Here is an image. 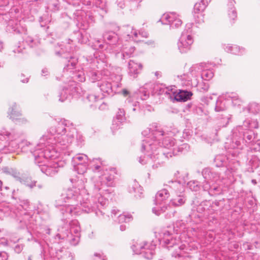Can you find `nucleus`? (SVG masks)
Segmentation results:
<instances>
[{"instance_id":"obj_22","label":"nucleus","mask_w":260,"mask_h":260,"mask_svg":"<svg viewBox=\"0 0 260 260\" xmlns=\"http://www.w3.org/2000/svg\"><path fill=\"white\" fill-rule=\"evenodd\" d=\"M8 113L10 118L12 120H19L21 121L22 123L27 122V120L25 118H19L22 115V113L19 110V107L16 103H13L10 107Z\"/></svg>"},{"instance_id":"obj_2","label":"nucleus","mask_w":260,"mask_h":260,"mask_svg":"<svg viewBox=\"0 0 260 260\" xmlns=\"http://www.w3.org/2000/svg\"><path fill=\"white\" fill-rule=\"evenodd\" d=\"M89 197L87 190L83 186L81 188L73 187L64 190L59 200L72 206H80L85 213L94 212L98 216L100 214L103 215L104 213L96 202V198L93 194L92 199L90 200Z\"/></svg>"},{"instance_id":"obj_51","label":"nucleus","mask_w":260,"mask_h":260,"mask_svg":"<svg viewBox=\"0 0 260 260\" xmlns=\"http://www.w3.org/2000/svg\"><path fill=\"white\" fill-rule=\"evenodd\" d=\"M23 249V245L22 244H17L14 247L15 251L17 253H20Z\"/></svg>"},{"instance_id":"obj_43","label":"nucleus","mask_w":260,"mask_h":260,"mask_svg":"<svg viewBox=\"0 0 260 260\" xmlns=\"http://www.w3.org/2000/svg\"><path fill=\"white\" fill-rule=\"evenodd\" d=\"M68 240L70 242L71 244L76 246L79 242L80 236V235H72L71 236L70 235H67Z\"/></svg>"},{"instance_id":"obj_59","label":"nucleus","mask_w":260,"mask_h":260,"mask_svg":"<svg viewBox=\"0 0 260 260\" xmlns=\"http://www.w3.org/2000/svg\"><path fill=\"white\" fill-rule=\"evenodd\" d=\"M20 81L21 82H22V83H27L28 81V78H24V76L23 74H22L21 75V78H20Z\"/></svg>"},{"instance_id":"obj_50","label":"nucleus","mask_w":260,"mask_h":260,"mask_svg":"<svg viewBox=\"0 0 260 260\" xmlns=\"http://www.w3.org/2000/svg\"><path fill=\"white\" fill-rule=\"evenodd\" d=\"M75 136L76 137V140H77L78 144V145L81 144L84 140L82 135L77 132V134H75Z\"/></svg>"},{"instance_id":"obj_23","label":"nucleus","mask_w":260,"mask_h":260,"mask_svg":"<svg viewBox=\"0 0 260 260\" xmlns=\"http://www.w3.org/2000/svg\"><path fill=\"white\" fill-rule=\"evenodd\" d=\"M135 51V47L131 45L129 43H127L122 46L121 53H117L116 55L117 57L120 55L123 59H125L131 57Z\"/></svg>"},{"instance_id":"obj_27","label":"nucleus","mask_w":260,"mask_h":260,"mask_svg":"<svg viewBox=\"0 0 260 260\" xmlns=\"http://www.w3.org/2000/svg\"><path fill=\"white\" fill-rule=\"evenodd\" d=\"M191 68L194 69L198 68L199 70H201L202 71L201 77L204 80L208 81L211 79L214 76V73L212 70L204 69V64L203 63L196 64L193 66Z\"/></svg>"},{"instance_id":"obj_41","label":"nucleus","mask_w":260,"mask_h":260,"mask_svg":"<svg viewBox=\"0 0 260 260\" xmlns=\"http://www.w3.org/2000/svg\"><path fill=\"white\" fill-rule=\"evenodd\" d=\"M226 109V102L224 100L218 99L216 101L215 110L216 112H221L224 111Z\"/></svg>"},{"instance_id":"obj_33","label":"nucleus","mask_w":260,"mask_h":260,"mask_svg":"<svg viewBox=\"0 0 260 260\" xmlns=\"http://www.w3.org/2000/svg\"><path fill=\"white\" fill-rule=\"evenodd\" d=\"M172 92L174 94L175 99L179 102H185L189 100L192 95L191 92L183 90H180L176 94L174 91H172Z\"/></svg>"},{"instance_id":"obj_54","label":"nucleus","mask_w":260,"mask_h":260,"mask_svg":"<svg viewBox=\"0 0 260 260\" xmlns=\"http://www.w3.org/2000/svg\"><path fill=\"white\" fill-rule=\"evenodd\" d=\"M11 174L17 180H20V173L19 172L15 170H12Z\"/></svg>"},{"instance_id":"obj_37","label":"nucleus","mask_w":260,"mask_h":260,"mask_svg":"<svg viewBox=\"0 0 260 260\" xmlns=\"http://www.w3.org/2000/svg\"><path fill=\"white\" fill-rule=\"evenodd\" d=\"M235 2L234 0H229L228 6L229 8L228 15L229 17L235 20L237 18V13L234 8Z\"/></svg>"},{"instance_id":"obj_53","label":"nucleus","mask_w":260,"mask_h":260,"mask_svg":"<svg viewBox=\"0 0 260 260\" xmlns=\"http://www.w3.org/2000/svg\"><path fill=\"white\" fill-rule=\"evenodd\" d=\"M8 254L5 251L0 252V260H7Z\"/></svg>"},{"instance_id":"obj_49","label":"nucleus","mask_w":260,"mask_h":260,"mask_svg":"<svg viewBox=\"0 0 260 260\" xmlns=\"http://www.w3.org/2000/svg\"><path fill=\"white\" fill-rule=\"evenodd\" d=\"M76 35L78 37L79 43L81 44L86 43V40L83 38V35L81 32H78L76 33Z\"/></svg>"},{"instance_id":"obj_34","label":"nucleus","mask_w":260,"mask_h":260,"mask_svg":"<svg viewBox=\"0 0 260 260\" xmlns=\"http://www.w3.org/2000/svg\"><path fill=\"white\" fill-rule=\"evenodd\" d=\"M22 217L21 219H20V222L23 223L27 228H32V225H34L33 217L31 214L26 211H24L22 213Z\"/></svg>"},{"instance_id":"obj_63","label":"nucleus","mask_w":260,"mask_h":260,"mask_svg":"<svg viewBox=\"0 0 260 260\" xmlns=\"http://www.w3.org/2000/svg\"><path fill=\"white\" fill-rule=\"evenodd\" d=\"M36 181H32L31 183H28L27 184V185L28 186H29L30 188H32V187H34L35 186H36Z\"/></svg>"},{"instance_id":"obj_1","label":"nucleus","mask_w":260,"mask_h":260,"mask_svg":"<svg viewBox=\"0 0 260 260\" xmlns=\"http://www.w3.org/2000/svg\"><path fill=\"white\" fill-rule=\"evenodd\" d=\"M75 134H77V130L74 124L69 120L61 119L51 126L40 139L38 148H44L46 144L47 147L52 148L56 151L54 146L60 150L66 149L74 141Z\"/></svg>"},{"instance_id":"obj_5","label":"nucleus","mask_w":260,"mask_h":260,"mask_svg":"<svg viewBox=\"0 0 260 260\" xmlns=\"http://www.w3.org/2000/svg\"><path fill=\"white\" fill-rule=\"evenodd\" d=\"M171 188L174 192L175 195L170 200L169 204L162 207H154L152 208V212L156 215L168 211L165 214L166 218H171L175 216L176 211L173 209L171 206L179 207L183 205L186 202V198L184 196V186L178 181H170L169 184L166 185Z\"/></svg>"},{"instance_id":"obj_14","label":"nucleus","mask_w":260,"mask_h":260,"mask_svg":"<svg viewBox=\"0 0 260 260\" xmlns=\"http://www.w3.org/2000/svg\"><path fill=\"white\" fill-rule=\"evenodd\" d=\"M63 203L60 200H58L56 202V206L61 207L60 212L65 219H70L73 215H79L82 211L80 206H72V204L68 203H66V204Z\"/></svg>"},{"instance_id":"obj_42","label":"nucleus","mask_w":260,"mask_h":260,"mask_svg":"<svg viewBox=\"0 0 260 260\" xmlns=\"http://www.w3.org/2000/svg\"><path fill=\"white\" fill-rule=\"evenodd\" d=\"M132 219V216L130 214H120L118 217V221L119 223L128 222Z\"/></svg>"},{"instance_id":"obj_62","label":"nucleus","mask_w":260,"mask_h":260,"mask_svg":"<svg viewBox=\"0 0 260 260\" xmlns=\"http://www.w3.org/2000/svg\"><path fill=\"white\" fill-rule=\"evenodd\" d=\"M48 74V71L47 69H43L42 70V75L43 76H46Z\"/></svg>"},{"instance_id":"obj_56","label":"nucleus","mask_w":260,"mask_h":260,"mask_svg":"<svg viewBox=\"0 0 260 260\" xmlns=\"http://www.w3.org/2000/svg\"><path fill=\"white\" fill-rule=\"evenodd\" d=\"M220 201H215L212 203L211 208L214 210H217L216 207H218L220 205Z\"/></svg>"},{"instance_id":"obj_28","label":"nucleus","mask_w":260,"mask_h":260,"mask_svg":"<svg viewBox=\"0 0 260 260\" xmlns=\"http://www.w3.org/2000/svg\"><path fill=\"white\" fill-rule=\"evenodd\" d=\"M223 48L225 51L237 55H242L246 52L245 48L236 45H224Z\"/></svg>"},{"instance_id":"obj_3","label":"nucleus","mask_w":260,"mask_h":260,"mask_svg":"<svg viewBox=\"0 0 260 260\" xmlns=\"http://www.w3.org/2000/svg\"><path fill=\"white\" fill-rule=\"evenodd\" d=\"M73 42V41L69 39L66 42L57 43L55 46L54 51L56 55L62 57L64 60V63L66 64L63 68V72L66 75H69L72 79L69 83L71 84L72 82H74L76 86H77L76 83L85 81V76L82 70L75 69L77 59L70 54L75 50L74 46L72 44Z\"/></svg>"},{"instance_id":"obj_9","label":"nucleus","mask_w":260,"mask_h":260,"mask_svg":"<svg viewBox=\"0 0 260 260\" xmlns=\"http://www.w3.org/2000/svg\"><path fill=\"white\" fill-rule=\"evenodd\" d=\"M22 135V132L15 128L2 129L0 131V150L5 153H12L20 148L19 139Z\"/></svg>"},{"instance_id":"obj_61","label":"nucleus","mask_w":260,"mask_h":260,"mask_svg":"<svg viewBox=\"0 0 260 260\" xmlns=\"http://www.w3.org/2000/svg\"><path fill=\"white\" fill-rule=\"evenodd\" d=\"M172 89H171V91H172ZM170 90L169 89V88L167 87L163 90L161 93H164V94H170Z\"/></svg>"},{"instance_id":"obj_6","label":"nucleus","mask_w":260,"mask_h":260,"mask_svg":"<svg viewBox=\"0 0 260 260\" xmlns=\"http://www.w3.org/2000/svg\"><path fill=\"white\" fill-rule=\"evenodd\" d=\"M161 143L162 146L170 149V151L165 152L161 148L156 146L153 148L151 152L152 155L150 156L147 162L152 165V167L154 169L161 167L169 157H172V155H177L178 152L181 151L182 148L175 146V139L171 137L166 136Z\"/></svg>"},{"instance_id":"obj_52","label":"nucleus","mask_w":260,"mask_h":260,"mask_svg":"<svg viewBox=\"0 0 260 260\" xmlns=\"http://www.w3.org/2000/svg\"><path fill=\"white\" fill-rule=\"evenodd\" d=\"M138 38H137V39L139 40V41H141V40L139 38V37H141L142 38H146L148 37V32L146 31H139V33H138Z\"/></svg>"},{"instance_id":"obj_47","label":"nucleus","mask_w":260,"mask_h":260,"mask_svg":"<svg viewBox=\"0 0 260 260\" xmlns=\"http://www.w3.org/2000/svg\"><path fill=\"white\" fill-rule=\"evenodd\" d=\"M185 224L182 220H179L176 222L174 224V228L176 229L177 232H181L185 229Z\"/></svg>"},{"instance_id":"obj_11","label":"nucleus","mask_w":260,"mask_h":260,"mask_svg":"<svg viewBox=\"0 0 260 260\" xmlns=\"http://www.w3.org/2000/svg\"><path fill=\"white\" fill-rule=\"evenodd\" d=\"M117 74L113 72L108 79L104 78L98 83L101 91L103 92V98L107 95H113L114 93L118 92L117 88L121 86L120 81L122 79L121 74V69L117 67L115 69Z\"/></svg>"},{"instance_id":"obj_39","label":"nucleus","mask_w":260,"mask_h":260,"mask_svg":"<svg viewBox=\"0 0 260 260\" xmlns=\"http://www.w3.org/2000/svg\"><path fill=\"white\" fill-rule=\"evenodd\" d=\"M103 98L102 95H96L93 93H88L86 95V99L90 103H95V106L97 105L96 103L100 100H102Z\"/></svg>"},{"instance_id":"obj_30","label":"nucleus","mask_w":260,"mask_h":260,"mask_svg":"<svg viewBox=\"0 0 260 260\" xmlns=\"http://www.w3.org/2000/svg\"><path fill=\"white\" fill-rule=\"evenodd\" d=\"M170 196V193L167 188L162 189L158 191L156 196L154 200L155 204L158 207L160 205L161 202L167 199Z\"/></svg>"},{"instance_id":"obj_29","label":"nucleus","mask_w":260,"mask_h":260,"mask_svg":"<svg viewBox=\"0 0 260 260\" xmlns=\"http://www.w3.org/2000/svg\"><path fill=\"white\" fill-rule=\"evenodd\" d=\"M142 69V65L133 60H130L128 62V73L131 76L135 78Z\"/></svg>"},{"instance_id":"obj_64","label":"nucleus","mask_w":260,"mask_h":260,"mask_svg":"<svg viewBox=\"0 0 260 260\" xmlns=\"http://www.w3.org/2000/svg\"><path fill=\"white\" fill-rule=\"evenodd\" d=\"M7 241L4 238H0V245H5L7 244Z\"/></svg>"},{"instance_id":"obj_8","label":"nucleus","mask_w":260,"mask_h":260,"mask_svg":"<svg viewBox=\"0 0 260 260\" xmlns=\"http://www.w3.org/2000/svg\"><path fill=\"white\" fill-rule=\"evenodd\" d=\"M257 134L252 130L245 128L243 132H239L238 127L234 131L232 137L230 142H226L225 147L228 149H235V152L230 151L234 155L239 154L245 145L253 146L254 140L256 138Z\"/></svg>"},{"instance_id":"obj_16","label":"nucleus","mask_w":260,"mask_h":260,"mask_svg":"<svg viewBox=\"0 0 260 260\" xmlns=\"http://www.w3.org/2000/svg\"><path fill=\"white\" fill-rule=\"evenodd\" d=\"M202 175L205 179V182L203 184V188L204 191H208L209 194V191L211 190L212 185L211 182H216L219 178L218 174L215 172H212L210 169L206 168L202 171Z\"/></svg>"},{"instance_id":"obj_10","label":"nucleus","mask_w":260,"mask_h":260,"mask_svg":"<svg viewBox=\"0 0 260 260\" xmlns=\"http://www.w3.org/2000/svg\"><path fill=\"white\" fill-rule=\"evenodd\" d=\"M39 144L40 142L35 147L34 150L32 149V144L26 140L21 141L20 142V146L22 151L25 153L30 152L32 154L36 164L42 162L44 161V159L54 158L58 156L59 153L52 148L47 147L46 144H45L44 148L40 149L38 148Z\"/></svg>"},{"instance_id":"obj_36","label":"nucleus","mask_w":260,"mask_h":260,"mask_svg":"<svg viewBox=\"0 0 260 260\" xmlns=\"http://www.w3.org/2000/svg\"><path fill=\"white\" fill-rule=\"evenodd\" d=\"M226 98L232 100V104L234 106H240L243 103V101L239 98L236 93L231 92L228 93Z\"/></svg>"},{"instance_id":"obj_26","label":"nucleus","mask_w":260,"mask_h":260,"mask_svg":"<svg viewBox=\"0 0 260 260\" xmlns=\"http://www.w3.org/2000/svg\"><path fill=\"white\" fill-rule=\"evenodd\" d=\"M39 44L40 41L38 39H35L31 36H26L23 37L22 45L19 46L18 47L20 48V50H21V48L25 49L26 45L30 48H33L38 46Z\"/></svg>"},{"instance_id":"obj_38","label":"nucleus","mask_w":260,"mask_h":260,"mask_svg":"<svg viewBox=\"0 0 260 260\" xmlns=\"http://www.w3.org/2000/svg\"><path fill=\"white\" fill-rule=\"evenodd\" d=\"M70 224L71 228L69 235L72 236V235H74L73 234H75V235H78L80 236V227L78 225V221L72 220Z\"/></svg>"},{"instance_id":"obj_24","label":"nucleus","mask_w":260,"mask_h":260,"mask_svg":"<svg viewBox=\"0 0 260 260\" xmlns=\"http://www.w3.org/2000/svg\"><path fill=\"white\" fill-rule=\"evenodd\" d=\"M122 31V36L126 40L128 39H132L135 41L138 42V41H139V39H137L138 38V32L136 30L134 29L133 27L130 25L123 26Z\"/></svg>"},{"instance_id":"obj_60","label":"nucleus","mask_w":260,"mask_h":260,"mask_svg":"<svg viewBox=\"0 0 260 260\" xmlns=\"http://www.w3.org/2000/svg\"><path fill=\"white\" fill-rule=\"evenodd\" d=\"M203 139L206 143L210 144H211L213 142V139H208L207 138L205 137L203 138Z\"/></svg>"},{"instance_id":"obj_58","label":"nucleus","mask_w":260,"mask_h":260,"mask_svg":"<svg viewBox=\"0 0 260 260\" xmlns=\"http://www.w3.org/2000/svg\"><path fill=\"white\" fill-rule=\"evenodd\" d=\"M118 212H119V210H118L116 209H112L111 211L112 217L113 218L114 216H115Z\"/></svg>"},{"instance_id":"obj_35","label":"nucleus","mask_w":260,"mask_h":260,"mask_svg":"<svg viewBox=\"0 0 260 260\" xmlns=\"http://www.w3.org/2000/svg\"><path fill=\"white\" fill-rule=\"evenodd\" d=\"M228 158L223 154L217 155L214 158V163L217 167L226 166L228 162Z\"/></svg>"},{"instance_id":"obj_4","label":"nucleus","mask_w":260,"mask_h":260,"mask_svg":"<svg viewBox=\"0 0 260 260\" xmlns=\"http://www.w3.org/2000/svg\"><path fill=\"white\" fill-rule=\"evenodd\" d=\"M114 173L115 169L103 170V173L99 176V180L94 185L93 194L96 198V202L101 210L106 206L108 202L107 198L104 196H108L112 191L108 187L114 185Z\"/></svg>"},{"instance_id":"obj_48","label":"nucleus","mask_w":260,"mask_h":260,"mask_svg":"<svg viewBox=\"0 0 260 260\" xmlns=\"http://www.w3.org/2000/svg\"><path fill=\"white\" fill-rule=\"evenodd\" d=\"M140 95H139L142 100H146L149 98V93L148 91L144 90L143 89H140Z\"/></svg>"},{"instance_id":"obj_20","label":"nucleus","mask_w":260,"mask_h":260,"mask_svg":"<svg viewBox=\"0 0 260 260\" xmlns=\"http://www.w3.org/2000/svg\"><path fill=\"white\" fill-rule=\"evenodd\" d=\"M57 157H56V158ZM49 159V158H48V159ZM51 159H55V158ZM47 160H48V159H44V161H42V162H45ZM41 163H42V162L37 164L38 165L39 167L40 168L42 172L46 174L47 176L51 177L53 176L56 174L59 171V166L56 162H54L50 165L45 164L41 165L40 164Z\"/></svg>"},{"instance_id":"obj_32","label":"nucleus","mask_w":260,"mask_h":260,"mask_svg":"<svg viewBox=\"0 0 260 260\" xmlns=\"http://www.w3.org/2000/svg\"><path fill=\"white\" fill-rule=\"evenodd\" d=\"M103 37L105 42L110 45H114L118 42V36L112 31H106Z\"/></svg>"},{"instance_id":"obj_12","label":"nucleus","mask_w":260,"mask_h":260,"mask_svg":"<svg viewBox=\"0 0 260 260\" xmlns=\"http://www.w3.org/2000/svg\"><path fill=\"white\" fill-rule=\"evenodd\" d=\"M192 23H188L186 25V30H184L178 42V48L181 53H185L191 49V46L193 42V40L190 35Z\"/></svg>"},{"instance_id":"obj_17","label":"nucleus","mask_w":260,"mask_h":260,"mask_svg":"<svg viewBox=\"0 0 260 260\" xmlns=\"http://www.w3.org/2000/svg\"><path fill=\"white\" fill-rule=\"evenodd\" d=\"M104 65V62H100L97 58L94 59L92 63L90 62L87 64L85 68L86 74L92 82L98 80L100 77L99 71L95 70V67H96L98 69H101Z\"/></svg>"},{"instance_id":"obj_7","label":"nucleus","mask_w":260,"mask_h":260,"mask_svg":"<svg viewBox=\"0 0 260 260\" xmlns=\"http://www.w3.org/2000/svg\"><path fill=\"white\" fill-rule=\"evenodd\" d=\"M142 135L146 138L143 140L142 143V151H146L147 156L140 157L139 161L142 165L146 164L152 155L151 152L153 148L158 144L160 145L162 137L166 135L164 131L160 127L155 126V129L151 132L150 128H147L142 132Z\"/></svg>"},{"instance_id":"obj_13","label":"nucleus","mask_w":260,"mask_h":260,"mask_svg":"<svg viewBox=\"0 0 260 260\" xmlns=\"http://www.w3.org/2000/svg\"><path fill=\"white\" fill-rule=\"evenodd\" d=\"M156 245L152 241L150 243L144 242L143 243H137L132 245V248L135 254H142V256L148 259H152L154 255Z\"/></svg>"},{"instance_id":"obj_45","label":"nucleus","mask_w":260,"mask_h":260,"mask_svg":"<svg viewBox=\"0 0 260 260\" xmlns=\"http://www.w3.org/2000/svg\"><path fill=\"white\" fill-rule=\"evenodd\" d=\"M197 85L198 89L201 92L207 91L209 88V85L208 82H202L201 83H198Z\"/></svg>"},{"instance_id":"obj_57","label":"nucleus","mask_w":260,"mask_h":260,"mask_svg":"<svg viewBox=\"0 0 260 260\" xmlns=\"http://www.w3.org/2000/svg\"><path fill=\"white\" fill-rule=\"evenodd\" d=\"M254 145H257V147H254L253 149L255 151H259L260 150V140H257L255 142H254Z\"/></svg>"},{"instance_id":"obj_18","label":"nucleus","mask_w":260,"mask_h":260,"mask_svg":"<svg viewBox=\"0 0 260 260\" xmlns=\"http://www.w3.org/2000/svg\"><path fill=\"white\" fill-rule=\"evenodd\" d=\"M178 16L174 12L165 13L162 15L159 21L161 22L162 24L170 25L171 28H178L181 25L182 23L181 20Z\"/></svg>"},{"instance_id":"obj_19","label":"nucleus","mask_w":260,"mask_h":260,"mask_svg":"<svg viewBox=\"0 0 260 260\" xmlns=\"http://www.w3.org/2000/svg\"><path fill=\"white\" fill-rule=\"evenodd\" d=\"M78 90L79 88L76 86L74 82H72L71 84L69 82L66 83L59 92V101L63 102L69 99L71 96H75L78 92Z\"/></svg>"},{"instance_id":"obj_55","label":"nucleus","mask_w":260,"mask_h":260,"mask_svg":"<svg viewBox=\"0 0 260 260\" xmlns=\"http://www.w3.org/2000/svg\"><path fill=\"white\" fill-rule=\"evenodd\" d=\"M204 203H202L197 208V211L199 212H202L206 210V208L204 207Z\"/></svg>"},{"instance_id":"obj_25","label":"nucleus","mask_w":260,"mask_h":260,"mask_svg":"<svg viewBox=\"0 0 260 260\" xmlns=\"http://www.w3.org/2000/svg\"><path fill=\"white\" fill-rule=\"evenodd\" d=\"M126 120L125 111L123 109H119L115 117L113 118L112 128L116 129L120 127L121 124Z\"/></svg>"},{"instance_id":"obj_21","label":"nucleus","mask_w":260,"mask_h":260,"mask_svg":"<svg viewBox=\"0 0 260 260\" xmlns=\"http://www.w3.org/2000/svg\"><path fill=\"white\" fill-rule=\"evenodd\" d=\"M206 0H201L200 2L197 3L194 6V17L196 21L198 23H201L204 21L203 19L202 12L207 6Z\"/></svg>"},{"instance_id":"obj_31","label":"nucleus","mask_w":260,"mask_h":260,"mask_svg":"<svg viewBox=\"0 0 260 260\" xmlns=\"http://www.w3.org/2000/svg\"><path fill=\"white\" fill-rule=\"evenodd\" d=\"M258 127V122L255 120L246 119L242 126H238L239 132H243V130L245 128L247 129L252 130L253 128H257Z\"/></svg>"},{"instance_id":"obj_46","label":"nucleus","mask_w":260,"mask_h":260,"mask_svg":"<svg viewBox=\"0 0 260 260\" xmlns=\"http://www.w3.org/2000/svg\"><path fill=\"white\" fill-rule=\"evenodd\" d=\"M221 189L217 185H212L211 190L209 191V194L211 196L219 194L220 193Z\"/></svg>"},{"instance_id":"obj_40","label":"nucleus","mask_w":260,"mask_h":260,"mask_svg":"<svg viewBox=\"0 0 260 260\" xmlns=\"http://www.w3.org/2000/svg\"><path fill=\"white\" fill-rule=\"evenodd\" d=\"M102 165L103 162L100 159H93L90 164V167L94 172H99Z\"/></svg>"},{"instance_id":"obj_15","label":"nucleus","mask_w":260,"mask_h":260,"mask_svg":"<svg viewBox=\"0 0 260 260\" xmlns=\"http://www.w3.org/2000/svg\"><path fill=\"white\" fill-rule=\"evenodd\" d=\"M88 157L84 154H78L73 157L72 164L78 174H83L87 168Z\"/></svg>"},{"instance_id":"obj_44","label":"nucleus","mask_w":260,"mask_h":260,"mask_svg":"<svg viewBox=\"0 0 260 260\" xmlns=\"http://www.w3.org/2000/svg\"><path fill=\"white\" fill-rule=\"evenodd\" d=\"M188 187L192 191H197L199 190L200 186L199 183L196 181H190L187 184Z\"/></svg>"}]
</instances>
